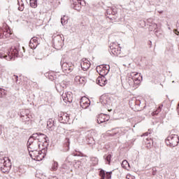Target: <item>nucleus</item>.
Masks as SVG:
<instances>
[{"label": "nucleus", "mask_w": 179, "mask_h": 179, "mask_svg": "<svg viewBox=\"0 0 179 179\" xmlns=\"http://www.w3.org/2000/svg\"><path fill=\"white\" fill-rule=\"evenodd\" d=\"M141 80H142V76L138 73H132L131 78L129 77L127 80V83L131 89H137L138 86L141 85Z\"/></svg>", "instance_id": "nucleus-1"}, {"label": "nucleus", "mask_w": 179, "mask_h": 179, "mask_svg": "<svg viewBox=\"0 0 179 179\" xmlns=\"http://www.w3.org/2000/svg\"><path fill=\"white\" fill-rule=\"evenodd\" d=\"M19 56V45L13 46L10 48V50L7 52L6 55L0 53V58H4L7 61H10L13 59L15 57Z\"/></svg>", "instance_id": "nucleus-2"}, {"label": "nucleus", "mask_w": 179, "mask_h": 179, "mask_svg": "<svg viewBox=\"0 0 179 179\" xmlns=\"http://www.w3.org/2000/svg\"><path fill=\"white\" fill-rule=\"evenodd\" d=\"M128 132V130H127L125 128L122 127H117L115 129H113L111 130L107 131V134L109 136H115V138H118L121 136L122 135H125Z\"/></svg>", "instance_id": "nucleus-3"}, {"label": "nucleus", "mask_w": 179, "mask_h": 179, "mask_svg": "<svg viewBox=\"0 0 179 179\" xmlns=\"http://www.w3.org/2000/svg\"><path fill=\"white\" fill-rule=\"evenodd\" d=\"M165 143H166L167 146H170V148H176L179 143L178 135L171 134L165 140Z\"/></svg>", "instance_id": "nucleus-4"}, {"label": "nucleus", "mask_w": 179, "mask_h": 179, "mask_svg": "<svg viewBox=\"0 0 179 179\" xmlns=\"http://www.w3.org/2000/svg\"><path fill=\"white\" fill-rule=\"evenodd\" d=\"M10 166H12V164L8 158L0 159V170L3 173H8L10 170Z\"/></svg>", "instance_id": "nucleus-5"}, {"label": "nucleus", "mask_w": 179, "mask_h": 179, "mask_svg": "<svg viewBox=\"0 0 179 179\" xmlns=\"http://www.w3.org/2000/svg\"><path fill=\"white\" fill-rule=\"evenodd\" d=\"M64 35H57L53 37V45L56 50H61L64 45Z\"/></svg>", "instance_id": "nucleus-6"}, {"label": "nucleus", "mask_w": 179, "mask_h": 179, "mask_svg": "<svg viewBox=\"0 0 179 179\" xmlns=\"http://www.w3.org/2000/svg\"><path fill=\"white\" fill-rule=\"evenodd\" d=\"M96 72H98L101 77L106 76L110 72V65H101L96 66Z\"/></svg>", "instance_id": "nucleus-7"}, {"label": "nucleus", "mask_w": 179, "mask_h": 179, "mask_svg": "<svg viewBox=\"0 0 179 179\" xmlns=\"http://www.w3.org/2000/svg\"><path fill=\"white\" fill-rule=\"evenodd\" d=\"M106 14L109 15L107 16V17L110 19V20H117L118 17V12L117 11V8H109L106 10Z\"/></svg>", "instance_id": "nucleus-8"}, {"label": "nucleus", "mask_w": 179, "mask_h": 179, "mask_svg": "<svg viewBox=\"0 0 179 179\" xmlns=\"http://www.w3.org/2000/svg\"><path fill=\"white\" fill-rule=\"evenodd\" d=\"M110 53L115 57H118L121 54V47L117 45L115 43H113L110 45Z\"/></svg>", "instance_id": "nucleus-9"}, {"label": "nucleus", "mask_w": 179, "mask_h": 179, "mask_svg": "<svg viewBox=\"0 0 179 179\" xmlns=\"http://www.w3.org/2000/svg\"><path fill=\"white\" fill-rule=\"evenodd\" d=\"M11 34L10 29H8L5 27H0V40H1V38H9Z\"/></svg>", "instance_id": "nucleus-10"}, {"label": "nucleus", "mask_w": 179, "mask_h": 179, "mask_svg": "<svg viewBox=\"0 0 179 179\" xmlns=\"http://www.w3.org/2000/svg\"><path fill=\"white\" fill-rule=\"evenodd\" d=\"M58 120L62 124H68L69 122V115L62 112L58 115Z\"/></svg>", "instance_id": "nucleus-11"}, {"label": "nucleus", "mask_w": 179, "mask_h": 179, "mask_svg": "<svg viewBox=\"0 0 179 179\" xmlns=\"http://www.w3.org/2000/svg\"><path fill=\"white\" fill-rule=\"evenodd\" d=\"M29 155L31 159H34V160H36L37 162H41V160H43V159L45 156V154H43V152L41 151H35V152L34 153V156L33 154Z\"/></svg>", "instance_id": "nucleus-12"}, {"label": "nucleus", "mask_w": 179, "mask_h": 179, "mask_svg": "<svg viewBox=\"0 0 179 179\" xmlns=\"http://www.w3.org/2000/svg\"><path fill=\"white\" fill-rule=\"evenodd\" d=\"M93 136H94V131L93 130L88 131L87 136V143L88 145H94L96 143Z\"/></svg>", "instance_id": "nucleus-13"}, {"label": "nucleus", "mask_w": 179, "mask_h": 179, "mask_svg": "<svg viewBox=\"0 0 179 179\" xmlns=\"http://www.w3.org/2000/svg\"><path fill=\"white\" fill-rule=\"evenodd\" d=\"M100 102L101 103V104H103V106H106L107 107L108 106H111L113 104L111 97L107 96H101Z\"/></svg>", "instance_id": "nucleus-14"}, {"label": "nucleus", "mask_w": 179, "mask_h": 179, "mask_svg": "<svg viewBox=\"0 0 179 179\" xmlns=\"http://www.w3.org/2000/svg\"><path fill=\"white\" fill-rule=\"evenodd\" d=\"M34 138H36V140L38 142H46L47 143V140L48 139V137H47V136H45V134H42V133H34Z\"/></svg>", "instance_id": "nucleus-15"}, {"label": "nucleus", "mask_w": 179, "mask_h": 179, "mask_svg": "<svg viewBox=\"0 0 179 179\" xmlns=\"http://www.w3.org/2000/svg\"><path fill=\"white\" fill-rule=\"evenodd\" d=\"M62 99L64 103H72L73 97L72 96V92H66L62 94Z\"/></svg>", "instance_id": "nucleus-16"}, {"label": "nucleus", "mask_w": 179, "mask_h": 179, "mask_svg": "<svg viewBox=\"0 0 179 179\" xmlns=\"http://www.w3.org/2000/svg\"><path fill=\"white\" fill-rule=\"evenodd\" d=\"M77 1H74L72 4H71V8H73V9H75L76 10H80V9H82V6H83V5H85V1H83V3H82V0H76Z\"/></svg>", "instance_id": "nucleus-17"}, {"label": "nucleus", "mask_w": 179, "mask_h": 179, "mask_svg": "<svg viewBox=\"0 0 179 179\" xmlns=\"http://www.w3.org/2000/svg\"><path fill=\"white\" fill-rule=\"evenodd\" d=\"M108 120H110V116L108 115L101 113L98 115L96 121L99 124H103V122H106V121H108Z\"/></svg>", "instance_id": "nucleus-18"}, {"label": "nucleus", "mask_w": 179, "mask_h": 179, "mask_svg": "<svg viewBox=\"0 0 179 179\" xmlns=\"http://www.w3.org/2000/svg\"><path fill=\"white\" fill-rule=\"evenodd\" d=\"M82 108L86 109L90 106V101L86 97H83L80 101Z\"/></svg>", "instance_id": "nucleus-19"}, {"label": "nucleus", "mask_w": 179, "mask_h": 179, "mask_svg": "<svg viewBox=\"0 0 179 179\" xmlns=\"http://www.w3.org/2000/svg\"><path fill=\"white\" fill-rule=\"evenodd\" d=\"M80 66L83 70L87 71L90 68V62L86 59H83L80 63Z\"/></svg>", "instance_id": "nucleus-20"}, {"label": "nucleus", "mask_w": 179, "mask_h": 179, "mask_svg": "<svg viewBox=\"0 0 179 179\" xmlns=\"http://www.w3.org/2000/svg\"><path fill=\"white\" fill-rule=\"evenodd\" d=\"M111 174H113L112 171L106 172V171L104 170L101 169L99 171V176L101 177V179H106V177L107 179H111Z\"/></svg>", "instance_id": "nucleus-21"}, {"label": "nucleus", "mask_w": 179, "mask_h": 179, "mask_svg": "<svg viewBox=\"0 0 179 179\" xmlns=\"http://www.w3.org/2000/svg\"><path fill=\"white\" fill-rule=\"evenodd\" d=\"M62 69L64 73H71V72H72V67L66 62L62 64Z\"/></svg>", "instance_id": "nucleus-22"}, {"label": "nucleus", "mask_w": 179, "mask_h": 179, "mask_svg": "<svg viewBox=\"0 0 179 179\" xmlns=\"http://www.w3.org/2000/svg\"><path fill=\"white\" fill-rule=\"evenodd\" d=\"M96 82L99 86H106L107 85V78L106 77H98Z\"/></svg>", "instance_id": "nucleus-23"}, {"label": "nucleus", "mask_w": 179, "mask_h": 179, "mask_svg": "<svg viewBox=\"0 0 179 179\" xmlns=\"http://www.w3.org/2000/svg\"><path fill=\"white\" fill-rule=\"evenodd\" d=\"M21 118L22 122L27 124V125H30L31 124V116L29 114H26L25 115H21Z\"/></svg>", "instance_id": "nucleus-24"}, {"label": "nucleus", "mask_w": 179, "mask_h": 179, "mask_svg": "<svg viewBox=\"0 0 179 179\" xmlns=\"http://www.w3.org/2000/svg\"><path fill=\"white\" fill-rule=\"evenodd\" d=\"M147 23L148 24V26H150V27H153V29H155L154 31L156 34V36H157V30L156 29H157V24L153 22V19L152 18H149L147 20Z\"/></svg>", "instance_id": "nucleus-25"}, {"label": "nucleus", "mask_w": 179, "mask_h": 179, "mask_svg": "<svg viewBox=\"0 0 179 179\" xmlns=\"http://www.w3.org/2000/svg\"><path fill=\"white\" fill-rule=\"evenodd\" d=\"M34 134H33L29 138L28 142H27V148L28 149H33L34 141L37 139V138L34 137Z\"/></svg>", "instance_id": "nucleus-26"}, {"label": "nucleus", "mask_w": 179, "mask_h": 179, "mask_svg": "<svg viewBox=\"0 0 179 179\" xmlns=\"http://www.w3.org/2000/svg\"><path fill=\"white\" fill-rule=\"evenodd\" d=\"M47 128L49 131H54V129L55 128V123H54V120H52V119H50L47 122Z\"/></svg>", "instance_id": "nucleus-27"}, {"label": "nucleus", "mask_w": 179, "mask_h": 179, "mask_svg": "<svg viewBox=\"0 0 179 179\" xmlns=\"http://www.w3.org/2000/svg\"><path fill=\"white\" fill-rule=\"evenodd\" d=\"M18 10L23 12L24 10V3H23V0H17Z\"/></svg>", "instance_id": "nucleus-28"}, {"label": "nucleus", "mask_w": 179, "mask_h": 179, "mask_svg": "<svg viewBox=\"0 0 179 179\" xmlns=\"http://www.w3.org/2000/svg\"><path fill=\"white\" fill-rule=\"evenodd\" d=\"M111 154H108V155H105L103 156V159H105L106 162H107L108 164H110V163H111Z\"/></svg>", "instance_id": "nucleus-29"}, {"label": "nucleus", "mask_w": 179, "mask_h": 179, "mask_svg": "<svg viewBox=\"0 0 179 179\" xmlns=\"http://www.w3.org/2000/svg\"><path fill=\"white\" fill-rule=\"evenodd\" d=\"M145 143H146L147 145H149L148 146V148H150V146H151L152 145H153V140H152V138H145Z\"/></svg>", "instance_id": "nucleus-30"}, {"label": "nucleus", "mask_w": 179, "mask_h": 179, "mask_svg": "<svg viewBox=\"0 0 179 179\" xmlns=\"http://www.w3.org/2000/svg\"><path fill=\"white\" fill-rule=\"evenodd\" d=\"M29 3L31 8H37V0H30Z\"/></svg>", "instance_id": "nucleus-31"}, {"label": "nucleus", "mask_w": 179, "mask_h": 179, "mask_svg": "<svg viewBox=\"0 0 179 179\" xmlns=\"http://www.w3.org/2000/svg\"><path fill=\"white\" fill-rule=\"evenodd\" d=\"M55 87H56V90H57V92H62V87L61 86V83H58V82H56Z\"/></svg>", "instance_id": "nucleus-32"}, {"label": "nucleus", "mask_w": 179, "mask_h": 179, "mask_svg": "<svg viewBox=\"0 0 179 179\" xmlns=\"http://www.w3.org/2000/svg\"><path fill=\"white\" fill-rule=\"evenodd\" d=\"M61 23L62 26H65L68 23V20H66V17L64 16L61 18Z\"/></svg>", "instance_id": "nucleus-33"}, {"label": "nucleus", "mask_w": 179, "mask_h": 179, "mask_svg": "<svg viewBox=\"0 0 179 179\" xmlns=\"http://www.w3.org/2000/svg\"><path fill=\"white\" fill-rule=\"evenodd\" d=\"M5 96H6V91L0 88V97H5Z\"/></svg>", "instance_id": "nucleus-34"}, {"label": "nucleus", "mask_w": 179, "mask_h": 179, "mask_svg": "<svg viewBox=\"0 0 179 179\" xmlns=\"http://www.w3.org/2000/svg\"><path fill=\"white\" fill-rule=\"evenodd\" d=\"M49 79L50 80H55V83H57V82H58V80H57V76L55 75H49Z\"/></svg>", "instance_id": "nucleus-35"}, {"label": "nucleus", "mask_w": 179, "mask_h": 179, "mask_svg": "<svg viewBox=\"0 0 179 179\" xmlns=\"http://www.w3.org/2000/svg\"><path fill=\"white\" fill-rule=\"evenodd\" d=\"M72 157H73L72 155L67 157L65 163H69V164H72Z\"/></svg>", "instance_id": "nucleus-36"}, {"label": "nucleus", "mask_w": 179, "mask_h": 179, "mask_svg": "<svg viewBox=\"0 0 179 179\" xmlns=\"http://www.w3.org/2000/svg\"><path fill=\"white\" fill-rule=\"evenodd\" d=\"M29 47L31 49L37 48V43H33L31 41H29Z\"/></svg>", "instance_id": "nucleus-37"}, {"label": "nucleus", "mask_w": 179, "mask_h": 179, "mask_svg": "<svg viewBox=\"0 0 179 179\" xmlns=\"http://www.w3.org/2000/svg\"><path fill=\"white\" fill-rule=\"evenodd\" d=\"M70 143H71V142L69 141V138H66L64 145L68 148L67 150H69V145H70Z\"/></svg>", "instance_id": "nucleus-38"}, {"label": "nucleus", "mask_w": 179, "mask_h": 179, "mask_svg": "<svg viewBox=\"0 0 179 179\" xmlns=\"http://www.w3.org/2000/svg\"><path fill=\"white\" fill-rule=\"evenodd\" d=\"M127 166H129V164L127 160H124L122 162V167H123V169H127Z\"/></svg>", "instance_id": "nucleus-39"}, {"label": "nucleus", "mask_w": 179, "mask_h": 179, "mask_svg": "<svg viewBox=\"0 0 179 179\" xmlns=\"http://www.w3.org/2000/svg\"><path fill=\"white\" fill-rule=\"evenodd\" d=\"M60 85L62 86V92L64 89H66V83L65 81L60 83Z\"/></svg>", "instance_id": "nucleus-40"}, {"label": "nucleus", "mask_w": 179, "mask_h": 179, "mask_svg": "<svg viewBox=\"0 0 179 179\" xmlns=\"http://www.w3.org/2000/svg\"><path fill=\"white\" fill-rule=\"evenodd\" d=\"M78 83L83 85L85 83H86V79L83 77H80V81L78 82Z\"/></svg>", "instance_id": "nucleus-41"}, {"label": "nucleus", "mask_w": 179, "mask_h": 179, "mask_svg": "<svg viewBox=\"0 0 179 179\" xmlns=\"http://www.w3.org/2000/svg\"><path fill=\"white\" fill-rule=\"evenodd\" d=\"M52 169V170H57L58 169V162H54Z\"/></svg>", "instance_id": "nucleus-42"}, {"label": "nucleus", "mask_w": 179, "mask_h": 179, "mask_svg": "<svg viewBox=\"0 0 179 179\" xmlns=\"http://www.w3.org/2000/svg\"><path fill=\"white\" fill-rule=\"evenodd\" d=\"M163 107V105L159 106L158 109L154 112V114H157L158 113H160V111H162V108Z\"/></svg>", "instance_id": "nucleus-43"}, {"label": "nucleus", "mask_w": 179, "mask_h": 179, "mask_svg": "<svg viewBox=\"0 0 179 179\" xmlns=\"http://www.w3.org/2000/svg\"><path fill=\"white\" fill-rule=\"evenodd\" d=\"M29 41H31V43H37V45L38 44V42L37 41V38L36 37L32 38Z\"/></svg>", "instance_id": "nucleus-44"}, {"label": "nucleus", "mask_w": 179, "mask_h": 179, "mask_svg": "<svg viewBox=\"0 0 179 179\" xmlns=\"http://www.w3.org/2000/svg\"><path fill=\"white\" fill-rule=\"evenodd\" d=\"M157 173V169H156V167L152 168V176H156Z\"/></svg>", "instance_id": "nucleus-45"}, {"label": "nucleus", "mask_w": 179, "mask_h": 179, "mask_svg": "<svg viewBox=\"0 0 179 179\" xmlns=\"http://www.w3.org/2000/svg\"><path fill=\"white\" fill-rule=\"evenodd\" d=\"M75 80H76V82L77 83H79V82H80V76H76Z\"/></svg>", "instance_id": "nucleus-46"}, {"label": "nucleus", "mask_w": 179, "mask_h": 179, "mask_svg": "<svg viewBox=\"0 0 179 179\" xmlns=\"http://www.w3.org/2000/svg\"><path fill=\"white\" fill-rule=\"evenodd\" d=\"M136 106H139L141 104V101H137L136 102H135Z\"/></svg>", "instance_id": "nucleus-47"}, {"label": "nucleus", "mask_w": 179, "mask_h": 179, "mask_svg": "<svg viewBox=\"0 0 179 179\" xmlns=\"http://www.w3.org/2000/svg\"><path fill=\"white\" fill-rule=\"evenodd\" d=\"M148 135H149V133L148 132H145L144 133L142 136H148Z\"/></svg>", "instance_id": "nucleus-48"}, {"label": "nucleus", "mask_w": 179, "mask_h": 179, "mask_svg": "<svg viewBox=\"0 0 179 179\" xmlns=\"http://www.w3.org/2000/svg\"><path fill=\"white\" fill-rule=\"evenodd\" d=\"M17 78H18L17 76L14 75V79H15L16 82H17Z\"/></svg>", "instance_id": "nucleus-49"}, {"label": "nucleus", "mask_w": 179, "mask_h": 179, "mask_svg": "<svg viewBox=\"0 0 179 179\" xmlns=\"http://www.w3.org/2000/svg\"><path fill=\"white\" fill-rule=\"evenodd\" d=\"M1 134H2V129H1V127H0V135Z\"/></svg>", "instance_id": "nucleus-50"}, {"label": "nucleus", "mask_w": 179, "mask_h": 179, "mask_svg": "<svg viewBox=\"0 0 179 179\" xmlns=\"http://www.w3.org/2000/svg\"><path fill=\"white\" fill-rule=\"evenodd\" d=\"M150 29H154L153 27H150ZM152 30V29H151Z\"/></svg>", "instance_id": "nucleus-51"}, {"label": "nucleus", "mask_w": 179, "mask_h": 179, "mask_svg": "<svg viewBox=\"0 0 179 179\" xmlns=\"http://www.w3.org/2000/svg\"><path fill=\"white\" fill-rule=\"evenodd\" d=\"M159 13H163V11H159Z\"/></svg>", "instance_id": "nucleus-52"}, {"label": "nucleus", "mask_w": 179, "mask_h": 179, "mask_svg": "<svg viewBox=\"0 0 179 179\" xmlns=\"http://www.w3.org/2000/svg\"><path fill=\"white\" fill-rule=\"evenodd\" d=\"M150 44L152 45V41H150Z\"/></svg>", "instance_id": "nucleus-53"}, {"label": "nucleus", "mask_w": 179, "mask_h": 179, "mask_svg": "<svg viewBox=\"0 0 179 179\" xmlns=\"http://www.w3.org/2000/svg\"><path fill=\"white\" fill-rule=\"evenodd\" d=\"M138 111H141V110H140V109H138Z\"/></svg>", "instance_id": "nucleus-54"}, {"label": "nucleus", "mask_w": 179, "mask_h": 179, "mask_svg": "<svg viewBox=\"0 0 179 179\" xmlns=\"http://www.w3.org/2000/svg\"><path fill=\"white\" fill-rule=\"evenodd\" d=\"M172 83H174V81H172Z\"/></svg>", "instance_id": "nucleus-55"}, {"label": "nucleus", "mask_w": 179, "mask_h": 179, "mask_svg": "<svg viewBox=\"0 0 179 179\" xmlns=\"http://www.w3.org/2000/svg\"><path fill=\"white\" fill-rule=\"evenodd\" d=\"M178 34H178H179V32H178V34Z\"/></svg>", "instance_id": "nucleus-56"}, {"label": "nucleus", "mask_w": 179, "mask_h": 179, "mask_svg": "<svg viewBox=\"0 0 179 179\" xmlns=\"http://www.w3.org/2000/svg\"><path fill=\"white\" fill-rule=\"evenodd\" d=\"M31 152H34L33 150H31Z\"/></svg>", "instance_id": "nucleus-57"}]
</instances>
